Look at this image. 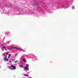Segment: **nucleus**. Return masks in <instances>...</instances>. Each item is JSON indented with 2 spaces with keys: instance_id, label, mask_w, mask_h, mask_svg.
Instances as JSON below:
<instances>
[{
  "instance_id": "7",
  "label": "nucleus",
  "mask_w": 78,
  "mask_h": 78,
  "mask_svg": "<svg viewBox=\"0 0 78 78\" xmlns=\"http://www.w3.org/2000/svg\"><path fill=\"white\" fill-rule=\"evenodd\" d=\"M5 60H6L7 61H8V58H6L5 59Z\"/></svg>"
},
{
  "instance_id": "3",
  "label": "nucleus",
  "mask_w": 78,
  "mask_h": 78,
  "mask_svg": "<svg viewBox=\"0 0 78 78\" xmlns=\"http://www.w3.org/2000/svg\"><path fill=\"white\" fill-rule=\"evenodd\" d=\"M24 76L26 77H28L29 76L28 75H27L26 74H24Z\"/></svg>"
},
{
  "instance_id": "4",
  "label": "nucleus",
  "mask_w": 78,
  "mask_h": 78,
  "mask_svg": "<svg viewBox=\"0 0 78 78\" xmlns=\"http://www.w3.org/2000/svg\"><path fill=\"white\" fill-rule=\"evenodd\" d=\"M7 58V56H6V55H5V57H4V60H6V59H7V58Z\"/></svg>"
},
{
  "instance_id": "15",
  "label": "nucleus",
  "mask_w": 78,
  "mask_h": 78,
  "mask_svg": "<svg viewBox=\"0 0 78 78\" xmlns=\"http://www.w3.org/2000/svg\"><path fill=\"white\" fill-rule=\"evenodd\" d=\"M21 66H22V67L23 66V65H21Z\"/></svg>"
},
{
  "instance_id": "5",
  "label": "nucleus",
  "mask_w": 78,
  "mask_h": 78,
  "mask_svg": "<svg viewBox=\"0 0 78 78\" xmlns=\"http://www.w3.org/2000/svg\"><path fill=\"white\" fill-rule=\"evenodd\" d=\"M11 56V54H10L9 55H8V58H9V57Z\"/></svg>"
},
{
  "instance_id": "17",
  "label": "nucleus",
  "mask_w": 78,
  "mask_h": 78,
  "mask_svg": "<svg viewBox=\"0 0 78 78\" xmlns=\"http://www.w3.org/2000/svg\"><path fill=\"white\" fill-rule=\"evenodd\" d=\"M29 78H31V77H29Z\"/></svg>"
},
{
  "instance_id": "9",
  "label": "nucleus",
  "mask_w": 78,
  "mask_h": 78,
  "mask_svg": "<svg viewBox=\"0 0 78 78\" xmlns=\"http://www.w3.org/2000/svg\"><path fill=\"white\" fill-rule=\"evenodd\" d=\"M3 47L5 49V46H3Z\"/></svg>"
},
{
  "instance_id": "8",
  "label": "nucleus",
  "mask_w": 78,
  "mask_h": 78,
  "mask_svg": "<svg viewBox=\"0 0 78 78\" xmlns=\"http://www.w3.org/2000/svg\"><path fill=\"white\" fill-rule=\"evenodd\" d=\"M6 54H7L8 55L9 54V53L8 52H6Z\"/></svg>"
},
{
  "instance_id": "11",
  "label": "nucleus",
  "mask_w": 78,
  "mask_h": 78,
  "mask_svg": "<svg viewBox=\"0 0 78 78\" xmlns=\"http://www.w3.org/2000/svg\"><path fill=\"white\" fill-rule=\"evenodd\" d=\"M72 8H73V9H74V6H72Z\"/></svg>"
},
{
  "instance_id": "16",
  "label": "nucleus",
  "mask_w": 78,
  "mask_h": 78,
  "mask_svg": "<svg viewBox=\"0 0 78 78\" xmlns=\"http://www.w3.org/2000/svg\"><path fill=\"white\" fill-rule=\"evenodd\" d=\"M21 50L23 51V49H21Z\"/></svg>"
},
{
  "instance_id": "18",
  "label": "nucleus",
  "mask_w": 78,
  "mask_h": 78,
  "mask_svg": "<svg viewBox=\"0 0 78 78\" xmlns=\"http://www.w3.org/2000/svg\"><path fill=\"white\" fill-rule=\"evenodd\" d=\"M15 48V49H17V48Z\"/></svg>"
},
{
  "instance_id": "6",
  "label": "nucleus",
  "mask_w": 78,
  "mask_h": 78,
  "mask_svg": "<svg viewBox=\"0 0 78 78\" xmlns=\"http://www.w3.org/2000/svg\"><path fill=\"white\" fill-rule=\"evenodd\" d=\"M14 48H15L14 47H12V48H10V49H14Z\"/></svg>"
},
{
  "instance_id": "10",
  "label": "nucleus",
  "mask_w": 78,
  "mask_h": 78,
  "mask_svg": "<svg viewBox=\"0 0 78 78\" xmlns=\"http://www.w3.org/2000/svg\"><path fill=\"white\" fill-rule=\"evenodd\" d=\"M23 61H24V62H25L26 60H25V59H23Z\"/></svg>"
},
{
  "instance_id": "13",
  "label": "nucleus",
  "mask_w": 78,
  "mask_h": 78,
  "mask_svg": "<svg viewBox=\"0 0 78 78\" xmlns=\"http://www.w3.org/2000/svg\"><path fill=\"white\" fill-rule=\"evenodd\" d=\"M18 49L21 50V48H18Z\"/></svg>"
},
{
  "instance_id": "1",
  "label": "nucleus",
  "mask_w": 78,
  "mask_h": 78,
  "mask_svg": "<svg viewBox=\"0 0 78 78\" xmlns=\"http://www.w3.org/2000/svg\"><path fill=\"white\" fill-rule=\"evenodd\" d=\"M8 68H9L11 69H16V66H14L13 65H12L10 66H8Z\"/></svg>"
},
{
  "instance_id": "12",
  "label": "nucleus",
  "mask_w": 78,
  "mask_h": 78,
  "mask_svg": "<svg viewBox=\"0 0 78 78\" xmlns=\"http://www.w3.org/2000/svg\"><path fill=\"white\" fill-rule=\"evenodd\" d=\"M5 49L6 51H7V49L6 48H5Z\"/></svg>"
},
{
  "instance_id": "14",
  "label": "nucleus",
  "mask_w": 78,
  "mask_h": 78,
  "mask_svg": "<svg viewBox=\"0 0 78 78\" xmlns=\"http://www.w3.org/2000/svg\"><path fill=\"white\" fill-rule=\"evenodd\" d=\"M17 62H18L17 61H16L15 62V63Z\"/></svg>"
},
{
  "instance_id": "2",
  "label": "nucleus",
  "mask_w": 78,
  "mask_h": 78,
  "mask_svg": "<svg viewBox=\"0 0 78 78\" xmlns=\"http://www.w3.org/2000/svg\"><path fill=\"white\" fill-rule=\"evenodd\" d=\"M29 67V65L28 64H26V67H25L24 68V69L27 70H28L29 69L28 67Z\"/></svg>"
},
{
  "instance_id": "19",
  "label": "nucleus",
  "mask_w": 78,
  "mask_h": 78,
  "mask_svg": "<svg viewBox=\"0 0 78 78\" xmlns=\"http://www.w3.org/2000/svg\"><path fill=\"white\" fill-rule=\"evenodd\" d=\"M1 67H0V68Z\"/></svg>"
}]
</instances>
